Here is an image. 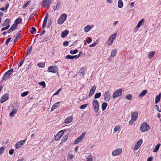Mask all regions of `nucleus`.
I'll return each instance as SVG.
<instances>
[{"label":"nucleus","mask_w":161,"mask_h":161,"mask_svg":"<svg viewBox=\"0 0 161 161\" xmlns=\"http://www.w3.org/2000/svg\"><path fill=\"white\" fill-rule=\"evenodd\" d=\"M147 92V90H144L139 95V97H142L144 96Z\"/></svg>","instance_id":"30"},{"label":"nucleus","mask_w":161,"mask_h":161,"mask_svg":"<svg viewBox=\"0 0 161 161\" xmlns=\"http://www.w3.org/2000/svg\"><path fill=\"white\" fill-rule=\"evenodd\" d=\"M67 16V14H62L58 20V24L60 25H62L66 20Z\"/></svg>","instance_id":"2"},{"label":"nucleus","mask_w":161,"mask_h":161,"mask_svg":"<svg viewBox=\"0 0 161 161\" xmlns=\"http://www.w3.org/2000/svg\"><path fill=\"white\" fill-rule=\"evenodd\" d=\"M142 139L139 140L135 145L133 150L135 151L137 150L142 144Z\"/></svg>","instance_id":"9"},{"label":"nucleus","mask_w":161,"mask_h":161,"mask_svg":"<svg viewBox=\"0 0 161 161\" xmlns=\"http://www.w3.org/2000/svg\"><path fill=\"white\" fill-rule=\"evenodd\" d=\"M120 126L119 125H116L114 128V130L115 131H118L120 129Z\"/></svg>","instance_id":"44"},{"label":"nucleus","mask_w":161,"mask_h":161,"mask_svg":"<svg viewBox=\"0 0 161 161\" xmlns=\"http://www.w3.org/2000/svg\"><path fill=\"white\" fill-rule=\"evenodd\" d=\"M10 25H7V26L5 27H3L1 29V31H3L5 30H7V29H8Z\"/></svg>","instance_id":"52"},{"label":"nucleus","mask_w":161,"mask_h":161,"mask_svg":"<svg viewBox=\"0 0 161 161\" xmlns=\"http://www.w3.org/2000/svg\"><path fill=\"white\" fill-rule=\"evenodd\" d=\"M101 94V93L100 92H98L96 93L95 95V98L97 99L99 98L100 97Z\"/></svg>","instance_id":"41"},{"label":"nucleus","mask_w":161,"mask_h":161,"mask_svg":"<svg viewBox=\"0 0 161 161\" xmlns=\"http://www.w3.org/2000/svg\"><path fill=\"white\" fill-rule=\"evenodd\" d=\"M14 152V149H10L9 150V153L10 155L13 154Z\"/></svg>","instance_id":"62"},{"label":"nucleus","mask_w":161,"mask_h":161,"mask_svg":"<svg viewBox=\"0 0 161 161\" xmlns=\"http://www.w3.org/2000/svg\"><path fill=\"white\" fill-rule=\"evenodd\" d=\"M17 27V25H16L14 23L13 24V25L11 26V27L10 28V29L12 31H13Z\"/></svg>","instance_id":"43"},{"label":"nucleus","mask_w":161,"mask_h":161,"mask_svg":"<svg viewBox=\"0 0 161 161\" xmlns=\"http://www.w3.org/2000/svg\"><path fill=\"white\" fill-rule=\"evenodd\" d=\"M47 22V20H44H44L43 23V24H42V27L43 29H44L45 28V27L46 25Z\"/></svg>","instance_id":"40"},{"label":"nucleus","mask_w":161,"mask_h":161,"mask_svg":"<svg viewBox=\"0 0 161 161\" xmlns=\"http://www.w3.org/2000/svg\"><path fill=\"white\" fill-rule=\"evenodd\" d=\"M13 71V69H11L6 72L4 74L3 76V80H5L6 79L8 78Z\"/></svg>","instance_id":"10"},{"label":"nucleus","mask_w":161,"mask_h":161,"mask_svg":"<svg viewBox=\"0 0 161 161\" xmlns=\"http://www.w3.org/2000/svg\"><path fill=\"white\" fill-rule=\"evenodd\" d=\"M116 36V34L114 33L112 36H110L109 37V38L111 39V40H113V41L115 39Z\"/></svg>","instance_id":"37"},{"label":"nucleus","mask_w":161,"mask_h":161,"mask_svg":"<svg viewBox=\"0 0 161 161\" xmlns=\"http://www.w3.org/2000/svg\"><path fill=\"white\" fill-rule=\"evenodd\" d=\"M80 57V54H78V55H76L75 56H73V58H75V59H76L77 58H78Z\"/></svg>","instance_id":"64"},{"label":"nucleus","mask_w":161,"mask_h":161,"mask_svg":"<svg viewBox=\"0 0 161 161\" xmlns=\"http://www.w3.org/2000/svg\"><path fill=\"white\" fill-rule=\"evenodd\" d=\"M11 38H9L5 42L6 45H7L9 43V42L11 41Z\"/></svg>","instance_id":"55"},{"label":"nucleus","mask_w":161,"mask_h":161,"mask_svg":"<svg viewBox=\"0 0 161 161\" xmlns=\"http://www.w3.org/2000/svg\"><path fill=\"white\" fill-rule=\"evenodd\" d=\"M67 159H72L74 157V156L72 154L69 153L67 155Z\"/></svg>","instance_id":"39"},{"label":"nucleus","mask_w":161,"mask_h":161,"mask_svg":"<svg viewBox=\"0 0 161 161\" xmlns=\"http://www.w3.org/2000/svg\"><path fill=\"white\" fill-rule=\"evenodd\" d=\"M24 60H22L20 61V62H19L18 65L19 67H20L22 65L23 62H24Z\"/></svg>","instance_id":"63"},{"label":"nucleus","mask_w":161,"mask_h":161,"mask_svg":"<svg viewBox=\"0 0 161 161\" xmlns=\"http://www.w3.org/2000/svg\"><path fill=\"white\" fill-rule=\"evenodd\" d=\"M138 113L137 112H135L131 113V119L135 121L136 120L138 117Z\"/></svg>","instance_id":"14"},{"label":"nucleus","mask_w":161,"mask_h":161,"mask_svg":"<svg viewBox=\"0 0 161 161\" xmlns=\"http://www.w3.org/2000/svg\"><path fill=\"white\" fill-rule=\"evenodd\" d=\"M114 42V41L112 40H111L110 38H109V39H108V46H111L112 44Z\"/></svg>","instance_id":"31"},{"label":"nucleus","mask_w":161,"mask_h":161,"mask_svg":"<svg viewBox=\"0 0 161 161\" xmlns=\"http://www.w3.org/2000/svg\"><path fill=\"white\" fill-rule=\"evenodd\" d=\"M61 4L60 3H58L56 6V8H54L55 10L56 9L57 10L59 8Z\"/></svg>","instance_id":"56"},{"label":"nucleus","mask_w":161,"mask_h":161,"mask_svg":"<svg viewBox=\"0 0 161 161\" xmlns=\"http://www.w3.org/2000/svg\"><path fill=\"white\" fill-rule=\"evenodd\" d=\"M51 3V0H43L42 5L48 8Z\"/></svg>","instance_id":"11"},{"label":"nucleus","mask_w":161,"mask_h":161,"mask_svg":"<svg viewBox=\"0 0 161 161\" xmlns=\"http://www.w3.org/2000/svg\"><path fill=\"white\" fill-rule=\"evenodd\" d=\"M96 87L95 86H92L90 89V92L89 94V96L91 97L92 96L95 92V90L96 89Z\"/></svg>","instance_id":"15"},{"label":"nucleus","mask_w":161,"mask_h":161,"mask_svg":"<svg viewBox=\"0 0 161 161\" xmlns=\"http://www.w3.org/2000/svg\"><path fill=\"white\" fill-rule=\"evenodd\" d=\"M68 137V136L67 135L65 136H63L62 139V141L63 142H65L67 139Z\"/></svg>","instance_id":"49"},{"label":"nucleus","mask_w":161,"mask_h":161,"mask_svg":"<svg viewBox=\"0 0 161 161\" xmlns=\"http://www.w3.org/2000/svg\"><path fill=\"white\" fill-rule=\"evenodd\" d=\"M122 92V90L121 89H119L115 91V92L114 93L113 96V99H114L116 97H118L120 96Z\"/></svg>","instance_id":"5"},{"label":"nucleus","mask_w":161,"mask_h":161,"mask_svg":"<svg viewBox=\"0 0 161 161\" xmlns=\"http://www.w3.org/2000/svg\"><path fill=\"white\" fill-rule=\"evenodd\" d=\"M161 145L160 144H158L157 145H156L155 147L153 148V152H157L159 149V147Z\"/></svg>","instance_id":"22"},{"label":"nucleus","mask_w":161,"mask_h":161,"mask_svg":"<svg viewBox=\"0 0 161 161\" xmlns=\"http://www.w3.org/2000/svg\"><path fill=\"white\" fill-rule=\"evenodd\" d=\"M29 92L28 91L25 92H23L21 94V96L22 97H25L28 94Z\"/></svg>","instance_id":"47"},{"label":"nucleus","mask_w":161,"mask_h":161,"mask_svg":"<svg viewBox=\"0 0 161 161\" xmlns=\"http://www.w3.org/2000/svg\"><path fill=\"white\" fill-rule=\"evenodd\" d=\"M4 150L5 149L3 147H2L0 148V154H1L2 153H3Z\"/></svg>","instance_id":"54"},{"label":"nucleus","mask_w":161,"mask_h":161,"mask_svg":"<svg viewBox=\"0 0 161 161\" xmlns=\"http://www.w3.org/2000/svg\"><path fill=\"white\" fill-rule=\"evenodd\" d=\"M87 161H92V156L91 154H90L86 158Z\"/></svg>","instance_id":"36"},{"label":"nucleus","mask_w":161,"mask_h":161,"mask_svg":"<svg viewBox=\"0 0 161 161\" xmlns=\"http://www.w3.org/2000/svg\"><path fill=\"white\" fill-rule=\"evenodd\" d=\"M58 68L56 66L53 65L48 68L47 71L48 72L55 73L58 71Z\"/></svg>","instance_id":"4"},{"label":"nucleus","mask_w":161,"mask_h":161,"mask_svg":"<svg viewBox=\"0 0 161 161\" xmlns=\"http://www.w3.org/2000/svg\"><path fill=\"white\" fill-rule=\"evenodd\" d=\"M69 31L67 30H65L61 34V36L62 38L65 37L68 34Z\"/></svg>","instance_id":"20"},{"label":"nucleus","mask_w":161,"mask_h":161,"mask_svg":"<svg viewBox=\"0 0 161 161\" xmlns=\"http://www.w3.org/2000/svg\"><path fill=\"white\" fill-rule=\"evenodd\" d=\"M68 44L69 42L67 41L64 42L63 43V45L64 46H68Z\"/></svg>","instance_id":"59"},{"label":"nucleus","mask_w":161,"mask_h":161,"mask_svg":"<svg viewBox=\"0 0 161 161\" xmlns=\"http://www.w3.org/2000/svg\"><path fill=\"white\" fill-rule=\"evenodd\" d=\"M37 65L40 68H43L44 66V65L42 63L38 64Z\"/></svg>","instance_id":"57"},{"label":"nucleus","mask_w":161,"mask_h":161,"mask_svg":"<svg viewBox=\"0 0 161 161\" xmlns=\"http://www.w3.org/2000/svg\"><path fill=\"white\" fill-rule=\"evenodd\" d=\"M144 21V19H142L138 23V24L136 27L137 28H139L140 27L141 25H142V24L143 23Z\"/></svg>","instance_id":"27"},{"label":"nucleus","mask_w":161,"mask_h":161,"mask_svg":"<svg viewBox=\"0 0 161 161\" xmlns=\"http://www.w3.org/2000/svg\"><path fill=\"white\" fill-rule=\"evenodd\" d=\"M135 121V120L131 119V120L129 122V124L130 125H131Z\"/></svg>","instance_id":"60"},{"label":"nucleus","mask_w":161,"mask_h":161,"mask_svg":"<svg viewBox=\"0 0 161 161\" xmlns=\"http://www.w3.org/2000/svg\"><path fill=\"white\" fill-rule=\"evenodd\" d=\"M8 98V95L7 94H4L0 100L1 103H3L6 101Z\"/></svg>","instance_id":"17"},{"label":"nucleus","mask_w":161,"mask_h":161,"mask_svg":"<svg viewBox=\"0 0 161 161\" xmlns=\"http://www.w3.org/2000/svg\"><path fill=\"white\" fill-rule=\"evenodd\" d=\"M132 95L130 94H128L125 96L126 98L128 100H131L132 99Z\"/></svg>","instance_id":"38"},{"label":"nucleus","mask_w":161,"mask_h":161,"mask_svg":"<svg viewBox=\"0 0 161 161\" xmlns=\"http://www.w3.org/2000/svg\"><path fill=\"white\" fill-rule=\"evenodd\" d=\"M36 14V13L34 12L32 14H31V16H30L29 19H31L33 18L34 16Z\"/></svg>","instance_id":"58"},{"label":"nucleus","mask_w":161,"mask_h":161,"mask_svg":"<svg viewBox=\"0 0 161 161\" xmlns=\"http://www.w3.org/2000/svg\"><path fill=\"white\" fill-rule=\"evenodd\" d=\"M31 29L32 31H30V32L31 34H33L34 33V32L36 31V29L34 27H32Z\"/></svg>","instance_id":"53"},{"label":"nucleus","mask_w":161,"mask_h":161,"mask_svg":"<svg viewBox=\"0 0 161 161\" xmlns=\"http://www.w3.org/2000/svg\"><path fill=\"white\" fill-rule=\"evenodd\" d=\"M117 52V50L115 49L113 50L111 53V56L113 57L116 56Z\"/></svg>","instance_id":"23"},{"label":"nucleus","mask_w":161,"mask_h":161,"mask_svg":"<svg viewBox=\"0 0 161 161\" xmlns=\"http://www.w3.org/2000/svg\"><path fill=\"white\" fill-rule=\"evenodd\" d=\"M21 36V35L20 33H18L17 36L15 38L14 40V42H16L18 40V38H19Z\"/></svg>","instance_id":"46"},{"label":"nucleus","mask_w":161,"mask_h":161,"mask_svg":"<svg viewBox=\"0 0 161 161\" xmlns=\"http://www.w3.org/2000/svg\"><path fill=\"white\" fill-rule=\"evenodd\" d=\"M80 75V76H83L85 73V71L84 69H81L79 71Z\"/></svg>","instance_id":"29"},{"label":"nucleus","mask_w":161,"mask_h":161,"mask_svg":"<svg viewBox=\"0 0 161 161\" xmlns=\"http://www.w3.org/2000/svg\"><path fill=\"white\" fill-rule=\"evenodd\" d=\"M97 44V43L95 42L92 44L90 45L89 46L91 47H93L95 46Z\"/></svg>","instance_id":"61"},{"label":"nucleus","mask_w":161,"mask_h":161,"mask_svg":"<svg viewBox=\"0 0 161 161\" xmlns=\"http://www.w3.org/2000/svg\"><path fill=\"white\" fill-rule=\"evenodd\" d=\"M17 112V110L14 109L10 113L9 116L10 117H12L14 114H15Z\"/></svg>","instance_id":"32"},{"label":"nucleus","mask_w":161,"mask_h":161,"mask_svg":"<svg viewBox=\"0 0 161 161\" xmlns=\"http://www.w3.org/2000/svg\"><path fill=\"white\" fill-rule=\"evenodd\" d=\"M78 51V50L75 49L74 50H70V53L71 54H74L77 53Z\"/></svg>","instance_id":"45"},{"label":"nucleus","mask_w":161,"mask_h":161,"mask_svg":"<svg viewBox=\"0 0 161 161\" xmlns=\"http://www.w3.org/2000/svg\"><path fill=\"white\" fill-rule=\"evenodd\" d=\"M154 52L153 51L150 52L148 55V57L149 59L152 58L154 54Z\"/></svg>","instance_id":"34"},{"label":"nucleus","mask_w":161,"mask_h":161,"mask_svg":"<svg viewBox=\"0 0 161 161\" xmlns=\"http://www.w3.org/2000/svg\"><path fill=\"white\" fill-rule=\"evenodd\" d=\"M92 105L94 111L95 113L97 112L99 108V103L98 101L96 100H93L92 102Z\"/></svg>","instance_id":"1"},{"label":"nucleus","mask_w":161,"mask_h":161,"mask_svg":"<svg viewBox=\"0 0 161 161\" xmlns=\"http://www.w3.org/2000/svg\"><path fill=\"white\" fill-rule=\"evenodd\" d=\"M111 98V94L110 92L108 91L105 92L104 95V99L105 101L108 102Z\"/></svg>","instance_id":"6"},{"label":"nucleus","mask_w":161,"mask_h":161,"mask_svg":"<svg viewBox=\"0 0 161 161\" xmlns=\"http://www.w3.org/2000/svg\"><path fill=\"white\" fill-rule=\"evenodd\" d=\"M85 135V133L84 132L82 133L81 135L78 137L74 142L75 144H77L81 141L84 138Z\"/></svg>","instance_id":"7"},{"label":"nucleus","mask_w":161,"mask_h":161,"mask_svg":"<svg viewBox=\"0 0 161 161\" xmlns=\"http://www.w3.org/2000/svg\"><path fill=\"white\" fill-rule=\"evenodd\" d=\"M25 140H24L18 142L15 144V147L16 148L18 149L19 148L20 146L23 145V144L25 143Z\"/></svg>","instance_id":"13"},{"label":"nucleus","mask_w":161,"mask_h":161,"mask_svg":"<svg viewBox=\"0 0 161 161\" xmlns=\"http://www.w3.org/2000/svg\"><path fill=\"white\" fill-rule=\"evenodd\" d=\"M73 120L72 116H70L67 117L64 121V123L66 124H69Z\"/></svg>","instance_id":"16"},{"label":"nucleus","mask_w":161,"mask_h":161,"mask_svg":"<svg viewBox=\"0 0 161 161\" xmlns=\"http://www.w3.org/2000/svg\"><path fill=\"white\" fill-rule=\"evenodd\" d=\"M150 129L149 125L145 122L143 123L140 128V130L142 132H146L148 130Z\"/></svg>","instance_id":"3"},{"label":"nucleus","mask_w":161,"mask_h":161,"mask_svg":"<svg viewBox=\"0 0 161 161\" xmlns=\"http://www.w3.org/2000/svg\"><path fill=\"white\" fill-rule=\"evenodd\" d=\"M39 84L42 86L43 88H44L46 87V84L44 81H42L38 83Z\"/></svg>","instance_id":"42"},{"label":"nucleus","mask_w":161,"mask_h":161,"mask_svg":"<svg viewBox=\"0 0 161 161\" xmlns=\"http://www.w3.org/2000/svg\"><path fill=\"white\" fill-rule=\"evenodd\" d=\"M123 3L122 0H119L118 2V7L121 8L123 7Z\"/></svg>","instance_id":"28"},{"label":"nucleus","mask_w":161,"mask_h":161,"mask_svg":"<svg viewBox=\"0 0 161 161\" xmlns=\"http://www.w3.org/2000/svg\"><path fill=\"white\" fill-rule=\"evenodd\" d=\"M108 106V103H107L104 102L102 105V108L103 111H104Z\"/></svg>","instance_id":"24"},{"label":"nucleus","mask_w":161,"mask_h":161,"mask_svg":"<svg viewBox=\"0 0 161 161\" xmlns=\"http://www.w3.org/2000/svg\"><path fill=\"white\" fill-rule=\"evenodd\" d=\"M122 152L121 148H118L114 150L112 153V155L114 156L119 155Z\"/></svg>","instance_id":"8"},{"label":"nucleus","mask_w":161,"mask_h":161,"mask_svg":"<svg viewBox=\"0 0 161 161\" xmlns=\"http://www.w3.org/2000/svg\"><path fill=\"white\" fill-rule=\"evenodd\" d=\"M64 134V131L63 130H61L58 132L55 137V140L56 141H58Z\"/></svg>","instance_id":"12"},{"label":"nucleus","mask_w":161,"mask_h":161,"mask_svg":"<svg viewBox=\"0 0 161 161\" xmlns=\"http://www.w3.org/2000/svg\"><path fill=\"white\" fill-rule=\"evenodd\" d=\"M92 41V39L90 37H88L87 39L86 40V42L88 44L91 43Z\"/></svg>","instance_id":"51"},{"label":"nucleus","mask_w":161,"mask_h":161,"mask_svg":"<svg viewBox=\"0 0 161 161\" xmlns=\"http://www.w3.org/2000/svg\"><path fill=\"white\" fill-rule=\"evenodd\" d=\"M161 94L160 93L156 97V98L155 101V104H157L158 103L160 100L161 97Z\"/></svg>","instance_id":"26"},{"label":"nucleus","mask_w":161,"mask_h":161,"mask_svg":"<svg viewBox=\"0 0 161 161\" xmlns=\"http://www.w3.org/2000/svg\"><path fill=\"white\" fill-rule=\"evenodd\" d=\"M66 58L68 59H74L73 58V56H71L70 55H68L66 56Z\"/></svg>","instance_id":"50"},{"label":"nucleus","mask_w":161,"mask_h":161,"mask_svg":"<svg viewBox=\"0 0 161 161\" xmlns=\"http://www.w3.org/2000/svg\"><path fill=\"white\" fill-rule=\"evenodd\" d=\"M93 25L91 26H90L89 25H87L84 28V31L86 32H87L89 31L92 28Z\"/></svg>","instance_id":"19"},{"label":"nucleus","mask_w":161,"mask_h":161,"mask_svg":"<svg viewBox=\"0 0 161 161\" xmlns=\"http://www.w3.org/2000/svg\"><path fill=\"white\" fill-rule=\"evenodd\" d=\"M22 21V19L20 18H18L14 21V24L17 26V25L19 24Z\"/></svg>","instance_id":"25"},{"label":"nucleus","mask_w":161,"mask_h":161,"mask_svg":"<svg viewBox=\"0 0 161 161\" xmlns=\"http://www.w3.org/2000/svg\"><path fill=\"white\" fill-rule=\"evenodd\" d=\"M87 105H88V104H87L81 105V106H80V108L81 109H85V108H86V107H87Z\"/></svg>","instance_id":"48"},{"label":"nucleus","mask_w":161,"mask_h":161,"mask_svg":"<svg viewBox=\"0 0 161 161\" xmlns=\"http://www.w3.org/2000/svg\"><path fill=\"white\" fill-rule=\"evenodd\" d=\"M32 50V47H28L27 49V51L26 55H30L31 53V51Z\"/></svg>","instance_id":"35"},{"label":"nucleus","mask_w":161,"mask_h":161,"mask_svg":"<svg viewBox=\"0 0 161 161\" xmlns=\"http://www.w3.org/2000/svg\"><path fill=\"white\" fill-rule=\"evenodd\" d=\"M60 103V102H58L56 103H54L52 106V107L51 108V111H53L55 109L59 107V106L58 105V104H59Z\"/></svg>","instance_id":"18"},{"label":"nucleus","mask_w":161,"mask_h":161,"mask_svg":"<svg viewBox=\"0 0 161 161\" xmlns=\"http://www.w3.org/2000/svg\"><path fill=\"white\" fill-rule=\"evenodd\" d=\"M10 22V20L8 19H5L3 23L2 24V26H7V25H8V24Z\"/></svg>","instance_id":"21"},{"label":"nucleus","mask_w":161,"mask_h":161,"mask_svg":"<svg viewBox=\"0 0 161 161\" xmlns=\"http://www.w3.org/2000/svg\"><path fill=\"white\" fill-rule=\"evenodd\" d=\"M30 2L31 1H29L25 3L22 6V8L23 9L25 8L29 4Z\"/></svg>","instance_id":"33"}]
</instances>
